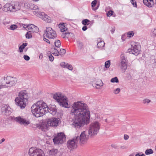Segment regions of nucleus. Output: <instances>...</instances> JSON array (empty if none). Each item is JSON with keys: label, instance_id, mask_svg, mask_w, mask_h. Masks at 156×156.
<instances>
[{"label": "nucleus", "instance_id": "obj_1", "mask_svg": "<svg viewBox=\"0 0 156 156\" xmlns=\"http://www.w3.org/2000/svg\"><path fill=\"white\" fill-rule=\"evenodd\" d=\"M87 108V105L82 101L75 102L72 105L71 113L75 117L72 126L76 129L89 123L90 112Z\"/></svg>", "mask_w": 156, "mask_h": 156}, {"label": "nucleus", "instance_id": "obj_2", "mask_svg": "<svg viewBox=\"0 0 156 156\" xmlns=\"http://www.w3.org/2000/svg\"><path fill=\"white\" fill-rule=\"evenodd\" d=\"M31 111L34 116L39 117L43 116L47 112L54 115L57 112V109L55 105L48 107L47 104L43 101H40L32 105Z\"/></svg>", "mask_w": 156, "mask_h": 156}, {"label": "nucleus", "instance_id": "obj_3", "mask_svg": "<svg viewBox=\"0 0 156 156\" xmlns=\"http://www.w3.org/2000/svg\"><path fill=\"white\" fill-rule=\"evenodd\" d=\"M28 97V94L26 90L20 91L19 94L18 96L15 99L16 105L19 106L21 109L24 108L26 106Z\"/></svg>", "mask_w": 156, "mask_h": 156}, {"label": "nucleus", "instance_id": "obj_4", "mask_svg": "<svg viewBox=\"0 0 156 156\" xmlns=\"http://www.w3.org/2000/svg\"><path fill=\"white\" fill-rule=\"evenodd\" d=\"M1 83L3 84L5 88H10L16 84L17 80L15 77L10 76L3 77L1 79Z\"/></svg>", "mask_w": 156, "mask_h": 156}, {"label": "nucleus", "instance_id": "obj_5", "mask_svg": "<svg viewBox=\"0 0 156 156\" xmlns=\"http://www.w3.org/2000/svg\"><path fill=\"white\" fill-rule=\"evenodd\" d=\"M53 98L59 103L60 106L68 108V104L66 99L62 94L59 93H57L53 96Z\"/></svg>", "mask_w": 156, "mask_h": 156}, {"label": "nucleus", "instance_id": "obj_6", "mask_svg": "<svg viewBox=\"0 0 156 156\" xmlns=\"http://www.w3.org/2000/svg\"><path fill=\"white\" fill-rule=\"evenodd\" d=\"M100 128V125L98 122H94L91 123L88 130V134L90 136L97 134Z\"/></svg>", "mask_w": 156, "mask_h": 156}, {"label": "nucleus", "instance_id": "obj_7", "mask_svg": "<svg viewBox=\"0 0 156 156\" xmlns=\"http://www.w3.org/2000/svg\"><path fill=\"white\" fill-rule=\"evenodd\" d=\"M5 8H7L8 11L15 12L20 9V4L19 2L11 1L10 3H7L5 5Z\"/></svg>", "mask_w": 156, "mask_h": 156}, {"label": "nucleus", "instance_id": "obj_8", "mask_svg": "<svg viewBox=\"0 0 156 156\" xmlns=\"http://www.w3.org/2000/svg\"><path fill=\"white\" fill-rule=\"evenodd\" d=\"M29 156H44L45 154L41 149L32 147L30 148L28 153Z\"/></svg>", "mask_w": 156, "mask_h": 156}, {"label": "nucleus", "instance_id": "obj_9", "mask_svg": "<svg viewBox=\"0 0 156 156\" xmlns=\"http://www.w3.org/2000/svg\"><path fill=\"white\" fill-rule=\"evenodd\" d=\"M53 140L55 144H62L66 140V136L62 132L58 133L57 136L54 138Z\"/></svg>", "mask_w": 156, "mask_h": 156}, {"label": "nucleus", "instance_id": "obj_10", "mask_svg": "<svg viewBox=\"0 0 156 156\" xmlns=\"http://www.w3.org/2000/svg\"><path fill=\"white\" fill-rule=\"evenodd\" d=\"M78 137H74L73 139L68 140L67 142V148L70 150H72L77 147Z\"/></svg>", "mask_w": 156, "mask_h": 156}, {"label": "nucleus", "instance_id": "obj_11", "mask_svg": "<svg viewBox=\"0 0 156 156\" xmlns=\"http://www.w3.org/2000/svg\"><path fill=\"white\" fill-rule=\"evenodd\" d=\"M44 33L43 36L46 35V37L49 39H53L57 37L55 31L51 27H47Z\"/></svg>", "mask_w": 156, "mask_h": 156}, {"label": "nucleus", "instance_id": "obj_12", "mask_svg": "<svg viewBox=\"0 0 156 156\" xmlns=\"http://www.w3.org/2000/svg\"><path fill=\"white\" fill-rule=\"evenodd\" d=\"M75 137H78L77 140H78V142L79 141L80 144L82 145L87 143L89 136L86 134L85 131H83L81 133L80 137L78 136Z\"/></svg>", "mask_w": 156, "mask_h": 156}, {"label": "nucleus", "instance_id": "obj_13", "mask_svg": "<svg viewBox=\"0 0 156 156\" xmlns=\"http://www.w3.org/2000/svg\"><path fill=\"white\" fill-rule=\"evenodd\" d=\"M120 58L121 68L123 72H124L127 67L128 60L123 54H121Z\"/></svg>", "mask_w": 156, "mask_h": 156}, {"label": "nucleus", "instance_id": "obj_14", "mask_svg": "<svg viewBox=\"0 0 156 156\" xmlns=\"http://www.w3.org/2000/svg\"><path fill=\"white\" fill-rule=\"evenodd\" d=\"M14 120L20 124L23 125L24 126H28L30 123L29 120H27L20 116L14 118Z\"/></svg>", "mask_w": 156, "mask_h": 156}, {"label": "nucleus", "instance_id": "obj_15", "mask_svg": "<svg viewBox=\"0 0 156 156\" xmlns=\"http://www.w3.org/2000/svg\"><path fill=\"white\" fill-rule=\"evenodd\" d=\"M137 43L136 44H132L131 45L130 48H129L127 50V51L130 54H132L136 55H138L139 53V50L137 47Z\"/></svg>", "mask_w": 156, "mask_h": 156}, {"label": "nucleus", "instance_id": "obj_16", "mask_svg": "<svg viewBox=\"0 0 156 156\" xmlns=\"http://www.w3.org/2000/svg\"><path fill=\"white\" fill-rule=\"evenodd\" d=\"M59 120L56 118H51L47 121V124L49 126L56 127L58 125Z\"/></svg>", "mask_w": 156, "mask_h": 156}, {"label": "nucleus", "instance_id": "obj_17", "mask_svg": "<svg viewBox=\"0 0 156 156\" xmlns=\"http://www.w3.org/2000/svg\"><path fill=\"white\" fill-rule=\"evenodd\" d=\"M1 111L3 114L6 116L9 115L12 113L11 108L7 105L3 106L2 108Z\"/></svg>", "mask_w": 156, "mask_h": 156}, {"label": "nucleus", "instance_id": "obj_18", "mask_svg": "<svg viewBox=\"0 0 156 156\" xmlns=\"http://www.w3.org/2000/svg\"><path fill=\"white\" fill-rule=\"evenodd\" d=\"M49 154L50 155L54 156H65L64 153H61L58 151L57 149H53L50 150Z\"/></svg>", "mask_w": 156, "mask_h": 156}, {"label": "nucleus", "instance_id": "obj_19", "mask_svg": "<svg viewBox=\"0 0 156 156\" xmlns=\"http://www.w3.org/2000/svg\"><path fill=\"white\" fill-rule=\"evenodd\" d=\"M36 127L41 129L42 131L46 132L49 129V126L47 124V122H44L41 124H38L36 125Z\"/></svg>", "mask_w": 156, "mask_h": 156}, {"label": "nucleus", "instance_id": "obj_20", "mask_svg": "<svg viewBox=\"0 0 156 156\" xmlns=\"http://www.w3.org/2000/svg\"><path fill=\"white\" fill-rule=\"evenodd\" d=\"M41 14L42 17H40L42 18L43 20L48 23H50L51 22L50 17L48 15L45 14L44 12H41V13L40 14V16L41 15Z\"/></svg>", "mask_w": 156, "mask_h": 156}, {"label": "nucleus", "instance_id": "obj_21", "mask_svg": "<svg viewBox=\"0 0 156 156\" xmlns=\"http://www.w3.org/2000/svg\"><path fill=\"white\" fill-rule=\"evenodd\" d=\"M144 4L148 7H151L154 4V3L152 0H143Z\"/></svg>", "mask_w": 156, "mask_h": 156}, {"label": "nucleus", "instance_id": "obj_22", "mask_svg": "<svg viewBox=\"0 0 156 156\" xmlns=\"http://www.w3.org/2000/svg\"><path fill=\"white\" fill-rule=\"evenodd\" d=\"M33 27H34V25L33 24H29L28 25L24 24L23 27L29 32H32Z\"/></svg>", "mask_w": 156, "mask_h": 156}, {"label": "nucleus", "instance_id": "obj_23", "mask_svg": "<svg viewBox=\"0 0 156 156\" xmlns=\"http://www.w3.org/2000/svg\"><path fill=\"white\" fill-rule=\"evenodd\" d=\"M27 8L28 9L34 10H36L37 9H38V7L34 4H30L29 3L28 4L27 3Z\"/></svg>", "mask_w": 156, "mask_h": 156}, {"label": "nucleus", "instance_id": "obj_24", "mask_svg": "<svg viewBox=\"0 0 156 156\" xmlns=\"http://www.w3.org/2000/svg\"><path fill=\"white\" fill-rule=\"evenodd\" d=\"M27 43H23L19 47V52L20 53L23 52V50L27 46Z\"/></svg>", "mask_w": 156, "mask_h": 156}, {"label": "nucleus", "instance_id": "obj_25", "mask_svg": "<svg viewBox=\"0 0 156 156\" xmlns=\"http://www.w3.org/2000/svg\"><path fill=\"white\" fill-rule=\"evenodd\" d=\"M51 50L53 52V53H52V54L53 55L56 56H58L60 55V54L58 51L55 48H52Z\"/></svg>", "mask_w": 156, "mask_h": 156}, {"label": "nucleus", "instance_id": "obj_26", "mask_svg": "<svg viewBox=\"0 0 156 156\" xmlns=\"http://www.w3.org/2000/svg\"><path fill=\"white\" fill-rule=\"evenodd\" d=\"M77 46L78 48L80 49H82L83 47V43L80 41H77Z\"/></svg>", "mask_w": 156, "mask_h": 156}, {"label": "nucleus", "instance_id": "obj_27", "mask_svg": "<svg viewBox=\"0 0 156 156\" xmlns=\"http://www.w3.org/2000/svg\"><path fill=\"white\" fill-rule=\"evenodd\" d=\"M55 46L58 48H60L61 46V42L59 40H56L54 42Z\"/></svg>", "mask_w": 156, "mask_h": 156}, {"label": "nucleus", "instance_id": "obj_28", "mask_svg": "<svg viewBox=\"0 0 156 156\" xmlns=\"http://www.w3.org/2000/svg\"><path fill=\"white\" fill-rule=\"evenodd\" d=\"M90 22V21L87 19L83 20L82 21V23L84 25H88Z\"/></svg>", "mask_w": 156, "mask_h": 156}, {"label": "nucleus", "instance_id": "obj_29", "mask_svg": "<svg viewBox=\"0 0 156 156\" xmlns=\"http://www.w3.org/2000/svg\"><path fill=\"white\" fill-rule=\"evenodd\" d=\"M105 44V43L103 41H101L100 42H98L97 44V47L98 48H102L103 47Z\"/></svg>", "mask_w": 156, "mask_h": 156}, {"label": "nucleus", "instance_id": "obj_30", "mask_svg": "<svg viewBox=\"0 0 156 156\" xmlns=\"http://www.w3.org/2000/svg\"><path fill=\"white\" fill-rule=\"evenodd\" d=\"M69 65L67 63L65 62H62L60 63V66L62 68H68V66Z\"/></svg>", "mask_w": 156, "mask_h": 156}, {"label": "nucleus", "instance_id": "obj_31", "mask_svg": "<svg viewBox=\"0 0 156 156\" xmlns=\"http://www.w3.org/2000/svg\"><path fill=\"white\" fill-rule=\"evenodd\" d=\"M153 153V151L151 149H147L145 151V154L146 155H149Z\"/></svg>", "mask_w": 156, "mask_h": 156}, {"label": "nucleus", "instance_id": "obj_32", "mask_svg": "<svg viewBox=\"0 0 156 156\" xmlns=\"http://www.w3.org/2000/svg\"><path fill=\"white\" fill-rule=\"evenodd\" d=\"M112 83H118L119 82V80L117 77H115L114 78H112L110 80Z\"/></svg>", "mask_w": 156, "mask_h": 156}, {"label": "nucleus", "instance_id": "obj_33", "mask_svg": "<svg viewBox=\"0 0 156 156\" xmlns=\"http://www.w3.org/2000/svg\"><path fill=\"white\" fill-rule=\"evenodd\" d=\"M97 3V0H94L91 2V5L92 9V10H93V9L95 7V6L96 5Z\"/></svg>", "mask_w": 156, "mask_h": 156}, {"label": "nucleus", "instance_id": "obj_34", "mask_svg": "<svg viewBox=\"0 0 156 156\" xmlns=\"http://www.w3.org/2000/svg\"><path fill=\"white\" fill-rule=\"evenodd\" d=\"M33 30L32 31V32L33 33L36 32L37 33L39 31V29L38 28L34 25V27H33L32 29Z\"/></svg>", "mask_w": 156, "mask_h": 156}, {"label": "nucleus", "instance_id": "obj_35", "mask_svg": "<svg viewBox=\"0 0 156 156\" xmlns=\"http://www.w3.org/2000/svg\"><path fill=\"white\" fill-rule=\"evenodd\" d=\"M31 32H27L25 34V37L27 39H30L32 37V34L30 33Z\"/></svg>", "mask_w": 156, "mask_h": 156}, {"label": "nucleus", "instance_id": "obj_36", "mask_svg": "<svg viewBox=\"0 0 156 156\" xmlns=\"http://www.w3.org/2000/svg\"><path fill=\"white\" fill-rule=\"evenodd\" d=\"M66 50L65 49L62 48L60 49L59 53H60V55L62 56L66 53Z\"/></svg>", "mask_w": 156, "mask_h": 156}, {"label": "nucleus", "instance_id": "obj_37", "mask_svg": "<svg viewBox=\"0 0 156 156\" xmlns=\"http://www.w3.org/2000/svg\"><path fill=\"white\" fill-rule=\"evenodd\" d=\"M110 65V60H108L106 61L105 63V67L106 68H109Z\"/></svg>", "mask_w": 156, "mask_h": 156}, {"label": "nucleus", "instance_id": "obj_38", "mask_svg": "<svg viewBox=\"0 0 156 156\" xmlns=\"http://www.w3.org/2000/svg\"><path fill=\"white\" fill-rule=\"evenodd\" d=\"M18 27L17 25L15 24L12 25L10 26L9 29L11 30H14Z\"/></svg>", "mask_w": 156, "mask_h": 156}, {"label": "nucleus", "instance_id": "obj_39", "mask_svg": "<svg viewBox=\"0 0 156 156\" xmlns=\"http://www.w3.org/2000/svg\"><path fill=\"white\" fill-rule=\"evenodd\" d=\"M60 27H61L62 29H61V31L62 32H63L64 31H65L67 29L66 27H64L65 26L64 25V24H61V26H60Z\"/></svg>", "mask_w": 156, "mask_h": 156}, {"label": "nucleus", "instance_id": "obj_40", "mask_svg": "<svg viewBox=\"0 0 156 156\" xmlns=\"http://www.w3.org/2000/svg\"><path fill=\"white\" fill-rule=\"evenodd\" d=\"M130 2L133 7L136 8L137 7L136 2L135 1V0H130Z\"/></svg>", "mask_w": 156, "mask_h": 156}, {"label": "nucleus", "instance_id": "obj_41", "mask_svg": "<svg viewBox=\"0 0 156 156\" xmlns=\"http://www.w3.org/2000/svg\"><path fill=\"white\" fill-rule=\"evenodd\" d=\"M151 101L150 100L148 99H144L143 101V103L144 104H148L151 102Z\"/></svg>", "mask_w": 156, "mask_h": 156}, {"label": "nucleus", "instance_id": "obj_42", "mask_svg": "<svg viewBox=\"0 0 156 156\" xmlns=\"http://www.w3.org/2000/svg\"><path fill=\"white\" fill-rule=\"evenodd\" d=\"M134 35V33L133 31H129L127 33V36L130 38L133 37Z\"/></svg>", "mask_w": 156, "mask_h": 156}, {"label": "nucleus", "instance_id": "obj_43", "mask_svg": "<svg viewBox=\"0 0 156 156\" xmlns=\"http://www.w3.org/2000/svg\"><path fill=\"white\" fill-rule=\"evenodd\" d=\"M114 12L112 10L109 11L107 13V16L110 17L112 16Z\"/></svg>", "mask_w": 156, "mask_h": 156}, {"label": "nucleus", "instance_id": "obj_44", "mask_svg": "<svg viewBox=\"0 0 156 156\" xmlns=\"http://www.w3.org/2000/svg\"><path fill=\"white\" fill-rule=\"evenodd\" d=\"M65 34L66 38H68L70 35H73V34L72 33L66 32L65 33Z\"/></svg>", "mask_w": 156, "mask_h": 156}, {"label": "nucleus", "instance_id": "obj_45", "mask_svg": "<svg viewBox=\"0 0 156 156\" xmlns=\"http://www.w3.org/2000/svg\"><path fill=\"white\" fill-rule=\"evenodd\" d=\"M152 36L153 37H156V28L154 29L152 32Z\"/></svg>", "mask_w": 156, "mask_h": 156}, {"label": "nucleus", "instance_id": "obj_46", "mask_svg": "<svg viewBox=\"0 0 156 156\" xmlns=\"http://www.w3.org/2000/svg\"><path fill=\"white\" fill-rule=\"evenodd\" d=\"M48 57L50 61L52 62L53 61L54 59V57L51 54L50 55H49Z\"/></svg>", "mask_w": 156, "mask_h": 156}, {"label": "nucleus", "instance_id": "obj_47", "mask_svg": "<svg viewBox=\"0 0 156 156\" xmlns=\"http://www.w3.org/2000/svg\"><path fill=\"white\" fill-rule=\"evenodd\" d=\"M120 90V89L119 88H118L114 90V93L115 94H118Z\"/></svg>", "mask_w": 156, "mask_h": 156}, {"label": "nucleus", "instance_id": "obj_48", "mask_svg": "<svg viewBox=\"0 0 156 156\" xmlns=\"http://www.w3.org/2000/svg\"><path fill=\"white\" fill-rule=\"evenodd\" d=\"M23 58L26 61H29L30 59V57L28 55H24Z\"/></svg>", "mask_w": 156, "mask_h": 156}, {"label": "nucleus", "instance_id": "obj_49", "mask_svg": "<svg viewBox=\"0 0 156 156\" xmlns=\"http://www.w3.org/2000/svg\"><path fill=\"white\" fill-rule=\"evenodd\" d=\"M67 69L70 70H72L73 69V67L71 65L69 64L68 66V68Z\"/></svg>", "mask_w": 156, "mask_h": 156}, {"label": "nucleus", "instance_id": "obj_50", "mask_svg": "<svg viewBox=\"0 0 156 156\" xmlns=\"http://www.w3.org/2000/svg\"><path fill=\"white\" fill-rule=\"evenodd\" d=\"M99 6H100V4L99 3L97 5V6L96 7H95L93 9V10L94 11H96V10H97V9H98L99 7Z\"/></svg>", "mask_w": 156, "mask_h": 156}, {"label": "nucleus", "instance_id": "obj_51", "mask_svg": "<svg viewBox=\"0 0 156 156\" xmlns=\"http://www.w3.org/2000/svg\"><path fill=\"white\" fill-rule=\"evenodd\" d=\"M43 40L45 41H46L47 43L50 44V41L48 39H47L46 38L44 37V38L43 39Z\"/></svg>", "mask_w": 156, "mask_h": 156}, {"label": "nucleus", "instance_id": "obj_52", "mask_svg": "<svg viewBox=\"0 0 156 156\" xmlns=\"http://www.w3.org/2000/svg\"><path fill=\"white\" fill-rule=\"evenodd\" d=\"M115 27H112L111 28V31L112 34L114 33V31H115Z\"/></svg>", "mask_w": 156, "mask_h": 156}, {"label": "nucleus", "instance_id": "obj_53", "mask_svg": "<svg viewBox=\"0 0 156 156\" xmlns=\"http://www.w3.org/2000/svg\"><path fill=\"white\" fill-rule=\"evenodd\" d=\"M129 138V136L126 134H125L124 136V138L125 140H128Z\"/></svg>", "mask_w": 156, "mask_h": 156}, {"label": "nucleus", "instance_id": "obj_54", "mask_svg": "<svg viewBox=\"0 0 156 156\" xmlns=\"http://www.w3.org/2000/svg\"><path fill=\"white\" fill-rule=\"evenodd\" d=\"M127 148V147L125 145L122 146L120 147V148L122 149H125Z\"/></svg>", "mask_w": 156, "mask_h": 156}, {"label": "nucleus", "instance_id": "obj_55", "mask_svg": "<svg viewBox=\"0 0 156 156\" xmlns=\"http://www.w3.org/2000/svg\"><path fill=\"white\" fill-rule=\"evenodd\" d=\"M87 29V27L85 25L82 28V29L83 31H86Z\"/></svg>", "mask_w": 156, "mask_h": 156}, {"label": "nucleus", "instance_id": "obj_56", "mask_svg": "<svg viewBox=\"0 0 156 156\" xmlns=\"http://www.w3.org/2000/svg\"><path fill=\"white\" fill-rule=\"evenodd\" d=\"M43 57V54L42 53H41L40 54L39 58L40 59H41Z\"/></svg>", "mask_w": 156, "mask_h": 156}, {"label": "nucleus", "instance_id": "obj_57", "mask_svg": "<svg viewBox=\"0 0 156 156\" xmlns=\"http://www.w3.org/2000/svg\"><path fill=\"white\" fill-rule=\"evenodd\" d=\"M100 82H101V83L100 84L96 83V85L97 86H103V83H102L101 81L100 80Z\"/></svg>", "mask_w": 156, "mask_h": 156}, {"label": "nucleus", "instance_id": "obj_58", "mask_svg": "<svg viewBox=\"0 0 156 156\" xmlns=\"http://www.w3.org/2000/svg\"><path fill=\"white\" fill-rule=\"evenodd\" d=\"M135 156H145V155L144 154H142L140 155L139 154L137 153L135 155Z\"/></svg>", "mask_w": 156, "mask_h": 156}, {"label": "nucleus", "instance_id": "obj_59", "mask_svg": "<svg viewBox=\"0 0 156 156\" xmlns=\"http://www.w3.org/2000/svg\"><path fill=\"white\" fill-rule=\"evenodd\" d=\"M1 84V85H0V89L5 88L3 84H2V83Z\"/></svg>", "mask_w": 156, "mask_h": 156}, {"label": "nucleus", "instance_id": "obj_60", "mask_svg": "<svg viewBox=\"0 0 156 156\" xmlns=\"http://www.w3.org/2000/svg\"><path fill=\"white\" fill-rule=\"evenodd\" d=\"M5 141V139L4 138L2 139L0 141V143L1 144L3 142H4Z\"/></svg>", "mask_w": 156, "mask_h": 156}, {"label": "nucleus", "instance_id": "obj_61", "mask_svg": "<svg viewBox=\"0 0 156 156\" xmlns=\"http://www.w3.org/2000/svg\"><path fill=\"white\" fill-rule=\"evenodd\" d=\"M62 37L63 38H66V36H65V33H63L62 34Z\"/></svg>", "mask_w": 156, "mask_h": 156}, {"label": "nucleus", "instance_id": "obj_62", "mask_svg": "<svg viewBox=\"0 0 156 156\" xmlns=\"http://www.w3.org/2000/svg\"><path fill=\"white\" fill-rule=\"evenodd\" d=\"M111 146L115 148H116V146L115 145L112 144L111 145Z\"/></svg>", "mask_w": 156, "mask_h": 156}, {"label": "nucleus", "instance_id": "obj_63", "mask_svg": "<svg viewBox=\"0 0 156 156\" xmlns=\"http://www.w3.org/2000/svg\"><path fill=\"white\" fill-rule=\"evenodd\" d=\"M2 7V6L1 4H0V9H1Z\"/></svg>", "mask_w": 156, "mask_h": 156}, {"label": "nucleus", "instance_id": "obj_64", "mask_svg": "<svg viewBox=\"0 0 156 156\" xmlns=\"http://www.w3.org/2000/svg\"><path fill=\"white\" fill-rule=\"evenodd\" d=\"M34 1H35V2H37L39 0H33Z\"/></svg>", "mask_w": 156, "mask_h": 156}]
</instances>
